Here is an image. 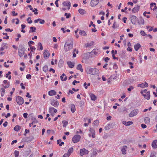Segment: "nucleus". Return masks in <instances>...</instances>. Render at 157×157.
<instances>
[{
	"label": "nucleus",
	"instance_id": "nucleus-1",
	"mask_svg": "<svg viewBox=\"0 0 157 157\" xmlns=\"http://www.w3.org/2000/svg\"><path fill=\"white\" fill-rule=\"evenodd\" d=\"M73 41L72 38L68 39L65 42L64 46V49L65 51L67 52L70 51L73 48Z\"/></svg>",
	"mask_w": 157,
	"mask_h": 157
},
{
	"label": "nucleus",
	"instance_id": "nucleus-2",
	"mask_svg": "<svg viewBox=\"0 0 157 157\" xmlns=\"http://www.w3.org/2000/svg\"><path fill=\"white\" fill-rule=\"evenodd\" d=\"M86 71L88 74L93 75H97L99 72L98 69L95 68H92L87 67L86 68Z\"/></svg>",
	"mask_w": 157,
	"mask_h": 157
},
{
	"label": "nucleus",
	"instance_id": "nucleus-3",
	"mask_svg": "<svg viewBox=\"0 0 157 157\" xmlns=\"http://www.w3.org/2000/svg\"><path fill=\"white\" fill-rule=\"evenodd\" d=\"M25 47L22 45H20L18 50V54L20 57H22L24 55L25 51Z\"/></svg>",
	"mask_w": 157,
	"mask_h": 157
},
{
	"label": "nucleus",
	"instance_id": "nucleus-4",
	"mask_svg": "<svg viewBox=\"0 0 157 157\" xmlns=\"http://www.w3.org/2000/svg\"><path fill=\"white\" fill-rule=\"evenodd\" d=\"M16 101L17 102L18 104L21 105L24 103V99L21 97L17 96L16 97Z\"/></svg>",
	"mask_w": 157,
	"mask_h": 157
},
{
	"label": "nucleus",
	"instance_id": "nucleus-5",
	"mask_svg": "<svg viewBox=\"0 0 157 157\" xmlns=\"http://www.w3.org/2000/svg\"><path fill=\"white\" fill-rule=\"evenodd\" d=\"M81 139V136L78 135H75L72 138V140L74 143H76L79 141Z\"/></svg>",
	"mask_w": 157,
	"mask_h": 157
},
{
	"label": "nucleus",
	"instance_id": "nucleus-6",
	"mask_svg": "<svg viewBox=\"0 0 157 157\" xmlns=\"http://www.w3.org/2000/svg\"><path fill=\"white\" fill-rule=\"evenodd\" d=\"M139 110L137 109H135L132 111L129 115L130 117H132L136 116L138 113Z\"/></svg>",
	"mask_w": 157,
	"mask_h": 157
},
{
	"label": "nucleus",
	"instance_id": "nucleus-7",
	"mask_svg": "<svg viewBox=\"0 0 157 157\" xmlns=\"http://www.w3.org/2000/svg\"><path fill=\"white\" fill-rule=\"evenodd\" d=\"M88 153V151L85 148L80 149V155L81 156H82L84 155L87 154Z\"/></svg>",
	"mask_w": 157,
	"mask_h": 157
},
{
	"label": "nucleus",
	"instance_id": "nucleus-8",
	"mask_svg": "<svg viewBox=\"0 0 157 157\" xmlns=\"http://www.w3.org/2000/svg\"><path fill=\"white\" fill-rule=\"evenodd\" d=\"M130 18L132 23L134 25L136 24L138 19L137 18L136 16L132 15L131 17Z\"/></svg>",
	"mask_w": 157,
	"mask_h": 157
},
{
	"label": "nucleus",
	"instance_id": "nucleus-9",
	"mask_svg": "<svg viewBox=\"0 0 157 157\" xmlns=\"http://www.w3.org/2000/svg\"><path fill=\"white\" fill-rule=\"evenodd\" d=\"M99 2V0H91L90 2V5L92 7L95 6L97 5Z\"/></svg>",
	"mask_w": 157,
	"mask_h": 157
},
{
	"label": "nucleus",
	"instance_id": "nucleus-10",
	"mask_svg": "<svg viewBox=\"0 0 157 157\" xmlns=\"http://www.w3.org/2000/svg\"><path fill=\"white\" fill-rule=\"evenodd\" d=\"M51 104L55 107H57L59 105V103L58 101L53 100L51 101Z\"/></svg>",
	"mask_w": 157,
	"mask_h": 157
},
{
	"label": "nucleus",
	"instance_id": "nucleus-11",
	"mask_svg": "<svg viewBox=\"0 0 157 157\" xmlns=\"http://www.w3.org/2000/svg\"><path fill=\"white\" fill-rule=\"evenodd\" d=\"M63 6H67L68 7V9L69 10L70 9L71 4L69 1H64L63 3Z\"/></svg>",
	"mask_w": 157,
	"mask_h": 157
},
{
	"label": "nucleus",
	"instance_id": "nucleus-12",
	"mask_svg": "<svg viewBox=\"0 0 157 157\" xmlns=\"http://www.w3.org/2000/svg\"><path fill=\"white\" fill-rule=\"evenodd\" d=\"M143 95L144 96V98L147 99V100H149L150 98V93L149 91L147 92L146 94H143Z\"/></svg>",
	"mask_w": 157,
	"mask_h": 157
},
{
	"label": "nucleus",
	"instance_id": "nucleus-13",
	"mask_svg": "<svg viewBox=\"0 0 157 157\" xmlns=\"http://www.w3.org/2000/svg\"><path fill=\"white\" fill-rule=\"evenodd\" d=\"M56 92L54 90H51L48 92V94L50 96H52L56 95Z\"/></svg>",
	"mask_w": 157,
	"mask_h": 157
},
{
	"label": "nucleus",
	"instance_id": "nucleus-14",
	"mask_svg": "<svg viewBox=\"0 0 157 157\" xmlns=\"http://www.w3.org/2000/svg\"><path fill=\"white\" fill-rule=\"evenodd\" d=\"M157 140H155L152 142L151 146L153 148H157Z\"/></svg>",
	"mask_w": 157,
	"mask_h": 157
},
{
	"label": "nucleus",
	"instance_id": "nucleus-15",
	"mask_svg": "<svg viewBox=\"0 0 157 157\" xmlns=\"http://www.w3.org/2000/svg\"><path fill=\"white\" fill-rule=\"evenodd\" d=\"M133 123V122L131 121H129L128 122L126 121H123L122 122V124L126 126H129L132 124Z\"/></svg>",
	"mask_w": 157,
	"mask_h": 157
},
{
	"label": "nucleus",
	"instance_id": "nucleus-16",
	"mask_svg": "<svg viewBox=\"0 0 157 157\" xmlns=\"http://www.w3.org/2000/svg\"><path fill=\"white\" fill-rule=\"evenodd\" d=\"M148 86V85L147 83L145 82L144 83L139 84L138 85V86H140L141 88H144V87H147Z\"/></svg>",
	"mask_w": 157,
	"mask_h": 157
},
{
	"label": "nucleus",
	"instance_id": "nucleus-17",
	"mask_svg": "<svg viewBox=\"0 0 157 157\" xmlns=\"http://www.w3.org/2000/svg\"><path fill=\"white\" fill-rule=\"evenodd\" d=\"M140 6L139 5H137V6L134 7L132 10V11L134 13L137 12L140 9Z\"/></svg>",
	"mask_w": 157,
	"mask_h": 157
},
{
	"label": "nucleus",
	"instance_id": "nucleus-18",
	"mask_svg": "<svg viewBox=\"0 0 157 157\" xmlns=\"http://www.w3.org/2000/svg\"><path fill=\"white\" fill-rule=\"evenodd\" d=\"M141 47V46L139 43H137L134 45V48L136 51H137Z\"/></svg>",
	"mask_w": 157,
	"mask_h": 157
},
{
	"label": "nucleus",
	"instance_id": "nucleus-19",
	"mask_svg": "<svg viewBox=\"0 0 157 157\" xmlns=\"http://www.w3.org/2000/svg\"><path fill=\"white\" fill-rule=\"evenodd\" d=\"M44 57H48L49 56V53L47 50H44Z\"/></svg>",
	"mask_w": 157,
	"mask_h": 157
},
{
	"label": "nucleus",
	"instance_id": "nucleus-20",
	"mask_svg": "<svg viewBox=\"0 0 157 157\" xmlns=\"http://www.w3.org/2000/svg\"><path fill=\"white\" fill-rule=\"evenodd\" d=\"M89 94L91 100L93 101H95L97 97L94 94L92 93H90Z\"/></svg>",
	"mask_w": 157,
	"mask_h": 157
},
{
	"label": "nucleus",
	"instance_id": "nucleus-21",
	"mask_svg": "<svg viewBox=\"0 0 157 157\" xmlns=\"http://www.w3.org/2000/svg\"><path fill=\"white\" fill-rule=\"evenodd\" d=\"M32 120H33V121L31 123L29 124V126L30 127H31L32 125L34 124H36L37 123H38V121L37 120H36V119L35 118H32Z\"/></svg>",
	"mask_w": 157,
	"mask_h": 157
},
{
	"label": "nucleus",
	"instance_id": "nucleus-22",
	"mask_svg": "<svg viewBox=\"0 0 157 157\" xmlns=\"http://www.w3.org/2000/svg\"><path fill=\"white\" fill-rule=\"evenodd\" d=\"M79 34L80 35L83 36H86L87 35V34L85 31L81 30H80Z\"/></svg>",
	"mask_w": 157,
	"mask_h": 157
},
{
	"label": "nucleus",
	"instance_id": "nucleus-23",
	"mask_svg": "<svg viewBox=\"0 0 157 157\" xmlns=\"http://www.w3.org/2000/svg\"><path fill=\"white\" fill-rule=\"evenodd\" d=\"M63 60L62 59H60L59 62L58 66L60 68L61 67L63 66Z\"/></svg>",
	"mask_w": 157,
	"mask_h": 157
},
{
	"label": "nucleus",
	"instance_id": "nucleus-24",
	"mask_svg": "<svg viewBox=\"0 0 157 157\" xmlns=\"http://www.w3.org/2000/svg\"><path fill=\"white\" fill-rule=\"evenodd\" d=\"M67 64L69 67L71 68H73L75 66L74 63L71 61H68L67 62Z\"/></svg>",
	"mask_w": 157,
	"mask_h": 157
},
{
	"label": "nucleus",
	"instance_id": "nucleus-25",
	"mask_svg": "<svg viewBox=\"0 0 157 157\" xmlns=\"http://www.w3.org/2000/svg\"><path fill=\"white\" fill-rule=\"evenodd\" d=\"M127 148V147L126 146H124L121 149V151L123 154H126V149Z\"/></svg>",
	"mask_w": 157,
	"mask_h": 157
},
{
	"label": "nucleus",
	"instance_id": "nucleus-26",
	"mask_svg": "<svg viewBox=\"0 0 157 157\" xmlns=\"http://www.w3.org/2000/svg\"><path fill=\"white\" fill-rule=\"evenodd\" d=\"M76 68L77 70H79L81 72L83 71V69H82V66L81 64H78L77 67Z\"/></svg>",
	"mask_w": 157,
	"mask_h": 157
},
{
	"label": "nucleus",
	"instance_id": "nucleus-27",
	"mask_svg": "<svg viewBox=\"0 0 157 157\" xmlns=\"http://www.w3.org/2000/svg\"><path fill=\"white\" fill-rule=\"evenodd\" d=\"M5 89V88H4L2 87L1 89V90H0V92L1 93V96L2 97H3L5 94V92L6 91V90Z\"/></svg>",
	"mask_w": 157,
	"mask_h": 157
},
{
	"label": "nucleus",
	"instance_id": "nucleus-28",
	"mask_svg": "<svg viewBox=\"0 0 157 157\" xmlns=\"http://www.w3.org/2000/svg\"><path fill=\"white\" fill-rule=\"evenodd\" d=\"M94 42L93 41H91L90 43H87L86 44V47H90L92 46H93L94 45Z\"/></svg>",
	"mask_w": 157,
	"mask_h": 157
},
{
	"label": "nucleus",
	"instance_id": "nucleus-29",
	"mask_svg": "<svg viewBox=\"0 0 157 157\" xmlns=\"http://www.w3.org/2000/svg\"><path fill=\"white\" fill-rule=\"evenodd\" d=\"M76 110L75 105L74 104L71 105V111L72 113H74Z\"/></svg>",
	"mask_w": 157,
	"mask_h": 157
},
{
	"label": "nucleus",
	"instance_id": "nucleus-30",
	"mask_svg": "<svg viewBox=\"0 0 157 157\" xmlns=\"http://www.w3.org/2000/svg\"><path fill=\"white\" fill-rule=\"evenodd\" d=\"M30 29L31 30L29 31V33L35 32L36 29V27H31Z\"/></svg>",
	"mask_w": 157,
	"mask_h": 157
},
{
	"label": "nucleus",
	"instance_id": "nucleus-31",
	"mask_svg": "<svg viewBox=\"0 0 157 157\" xmlns=\"http://www.w3.org/2000/svg\"><path fill=\"white\" fill-rule=\"evenodd\" d=\"M78 11L81 14H84L86 13V11L82 9H79Z\"/></svg>",
	"mask_w": 157,
	"mask_h": 157
},
{
	"label": "nucleus",
	"instance_id": "nucleus-32",
	"mask_svg": "<svg viewBox=\"0 0 157 157\" xmlns=\"http://www.w3.org/2000/svg\"><path fill=\"white\" fill-rule=\"evenodd\" d=\"M75 52H76V54H78V50H76L75 48L74 49L73 52V57L74 58H75L76 56V54L75 53Z\"/></svg>",
	"mask_w": 157,
	"mask_h": 157
},
{
	"label": "nucleus",
	"instance_id": "nucleus-33",
	"mask_svg": "<svg viewBox=\"0 0 157 157\" xmlns=\"http://www.w3.org/2000/svg\"><path fill=\"white\" fill-rule=\"evenodd\" d=\"M73 151V148L72 147L70 148L68 150L67 154L70 155Z\"/></svg>",
	"mask_w": 157,
	"mask_h": 157
},
{
	"label": "nucleus",
	"instance_id": "nucleus-34",
	"mask_svg": "<svg viewBox=\"0 0 157 157\" xmlns=\"http://www.w3.org/2000/svg\"><path fill=\"white\" fill-rule=\"evenodd\" d=\"M21 129L20 126L19 125H16L14 128V130L16 131H18Z\"/></svg>",
	"mask_w": 157,
	"mask_h": 157
},
{
	"label": "nucleus",
	"instance_id": "nucleus-35",
	"mask_svg": "<svg viewBox=\"0 0 157 157\" xmlns=\"http://www.w3.org/2000/svg\"><path fill=\"white\" fill-rule=\"evenodd\" d=\"M43 71L45 72H47L48 71V66L47 65L44 66L43 67Z\"/></svg>",
	"mask_w": 157,
	"mask_h": 157
},
{
	"label": "nucleus",
	"instance_id": "nucleus-36",
	"mask_svg": "<svg viewBox=\"0 0 157 157\" xmlns=\"http://www.w3.org/2000/svg\"><path fill=\"white\" fill-rule=\"evenodd\" d=\"M112 124H109L105 126V129L106 130H109L110 129V128L111 127V126Z\"/></svg>",
	"mask_w": 157,
	"mask_h": 157
},
{
	"label": "nucleus",
	"instance_id": "nucleus-37",
	"mask_svg": "<svg viewBox=\"0 0 157 157\" xmlns=\"http://www.w3.org/2000/svg\"><path fill=\"white\" fill-rule=\"evenodd\" d=\"M10 84L9 83H8L7 84H2V86L3 87V88H8L10 86Z\"/></svg>",
	"mask_w": 157,
	"mask_h": 157
},
{
	"label": "nucleus",
	"instance_id": "nucleus-38",
	"mask_svg": "<svg viewBox=\"0 0 157 157\" xmlns=\"http://www.w3.org/2000/svg\"><path fill=\"white\" fill-rule=\"evenodd\" d=\"M99 121L98 120H96L94 121V125L96 127H97L98 125Z\"/></svg>",
	"mask_w": 157,
	"mask_h": 157
},
{
	"label": "nucleus",
	"instance_id": "nucleus-39",
	"mask_svg": "<svg viewBox=\"0 0 157 157\" xmlns=\"http://www.w3.org/2000/svg\"><path fill=\"white\" fill-rule=\"evenodd\" d=\"M68 122L66 121H62V123L63 124V127L64 128L66 127L68 124Z\"/></svg>",
	"mask_w": 157,
	"mask_h": 157
},
{
	"label": "nucleus",
	"instance_id": "nucleus-40",
	"mask_svg": "<svg viewBox=\"0 0 157 157\" xmlns=\"http://www.w3.org/2000/svg\"><path fill=\"white\" fill-rule=\"evenodd\" d=\"M7 44L6 43H3L2 44V46L4 48L7 49L8 48Z\"/></svg>",
	"mask_w": 157,
	"mask_h": 157
},
{
	"label": "nucleus",
	"instance_id": "nucleus-41",
	"mask_svg": "<svg viewBox=\"0 0 157 157\" xmlns=\"http://www.w3.org/2000/svg\"><path fill=\"white\" fill-rule=\"evenodd\" d=\"M40 48V49L41 50H42L43 49V47L41 43L40 42H39L38 44V48Z\"/></svg>",
	"mask_w": 157,
	"mask_h": 157
},
{
	"label": "nucleus",
	"instance_id": "nucleus-42",
	"mask_svg": "<svg viewBox=\"0 0 157 157\" xmlns=\"http://www.w3.org/2000/svg\"><path fill=\"white\" fill-rule=\"evenodd\" d=\"M144 121L146 123H150V118L149 117H145L144 119Z\"/></svg>",
	"mask_w": 157,
	"mask_h": 157
},
{
	"label": "nucleus",
	"instance_id": "nucleus-43",
	"mask_svg": "<svg viewBox=\"0 0 157 157\" xmlns=\"http://www.w3.org/2000/svg\"><path fill=\"white\" fill-rule=\"evenodd\" d=\"M14 155L15 157H18L19 155V151L15 150L14 152Z\"/></svg>",
	"mask_w": 157,
	"mask_h": 157
},
{
	"label": "nucleus",
	"instance_id": "nucleus-44",
	"mask_svg": "<svg viewBox=\"0 0 157 157\" xmlns=\"http://www.w3.org/2000/svg\"><path fill=\"white\" fill-rule=\"evenodd\" d=\"M64 15L65 16L66 18H69L71 17V15L70 13H65Z\"/></svg>",
	"mask_w": 157,
	"mask_h": 157
},
{
	"label": "nucleus",
	"instance_id": "nucleus-45",
	"mask_svg": "<svg viewBox=\"0 0 157 157\" xmlns=\"http://www.w3.org/2000/svg\"><path fill=\"white\" fill-rule=\"evenodd\" d=\"M134 87L132 86H130L127 89V90L128 91H131L132 90L134 89Z\"/></svg>",
	"mask_w": 157,
	"mask_h": 157
},
{
	"label": "nucleus",
	"instance_id": "nucleus-46",
	"mask_svg": "<svg viewBox=\"0 0 157 157\" xmlns=\"http://www.w3.org/2000/svg\"><path fill=\"white\" fill-rule=\"evenodd\" d=\"M27 138L28 139V141L31 142L34 139V137L31 136L28 137Z\"/></svg>",
	"mask_w": 157,
	"mask_h": 157
},
{
	"label": "nucleus",
	"instance_id": "nucleus-47",
	"mask_svg": "<svg viewBox=\"0 0 157 157\" xmlns=\"http://www.w3.org/2000/svg\"><path fill=\"white\" fill-rule=\"evenodd\" d=\"M141 34L144 36H147V34H146L144 31L141 30L140 32Z\"/></svg>",
	"mask_w": 157,
	"mask_h": 157
},
{
	"label": "nucleus",
	"instance_id": "nucleus-48",
	"mask_svg": "<svg viewBox=\"0 0 157 157\" xmlns=\"http://www.w3.org/2000/svg\"><path fill=\"white\" fill-rule=\"evenodd\" d=\"M32 10L33 12H34V14H35L36 15L38 14V12H37L38 10L36 8H35L34 10H33H33Z\"/></svg>",
	"mask_w": 157,
	"mask_h": 157
},
{
	"label": "nucleus",
	"instance_id": "nucleus-49",
	"mask_svg": "<svg viewBox=\"0 0 157 157\" xmlns=\"http://www.w3.org/2000/svg\"><path fill=\"white\" fill-rule=\"evenodd\" d=\"M34 42L32 40L29 41L28 42L29 46L30 47L31 46V44H34Z\"/></svg>",
	"mask_w": 157,
	"mask_h": 157
},
{
	"label": "nucleus",
	"instance_id": "nucleus-50",
	"mask_svg": "<svg viewBox=\"0 0 157 157\" xmlns=\"http://www.w3.org/2000/svg\"><path fill=\"white\" fill-rule=\"evenodd\" d=\"M30 50L31 52H33L34 51L36 50V48L34 46H31L30 47Z\"/></svg>",
	"mask_w": 157,
	"mask_h": 157
},
{
	"label": "nucleus",
	"instance_id": "nucleus-51",
	"mask_svg": "<svg viewBox=\"0 0 157 157\" xmlns=\"http://www.w3.org/2000/svg\"><path fill=\"white\" fill-rule=\"evenodd\" d=\"M31 75L30 74H27L26 75V78L28 79H30L31 78Z\"/></svg>",
	"mask_w": 157,
	"mask_h": 157
},
{
	"label": "nucleus",
	"instance_id": "nucleus-52",
	"mask_svg": "<svg viewBox=\"0 0 157 157\" xmlns=\"http://www.w3.org/2000/svg\"><path fill=\"white\" fill-rule=\"evenodd\" d=\"M89 131L91 132V134L95 133V131L94 130L93 128H90Z\"/></svg>",
	"mask_w": 157,
	"mask_h": 157
},
{
	"label": "nucleus",
	"instance_id": "nucleus-53",
	"mask_svg": "<svg viewBox=\"0 0 157 157\" xmlns=\"http://www.w3.org/2000/svg\"><path fill=\"white\" fill-rule=\"evenodd\" d=\"M116 22H114L113 25V29H115L118 27V26L115 24Z\"/></svg>",
	"mask_w": 157,
	"mask_h": 157
},
{
	"label": "nucleus",
	"instance_id": "nucleus-54",
	"mask_svg": "<svg viewBox=\"0 0 157 157\" xmlns=\"http://www.w3.org/2000/svg\"><path fill=\"white\" fill-rule=\"evenodd\" d=\"M54 108L53 107H51L49 109V112L50 113H52V111L54 110Z\"/></svg>",
	"mask_w": 157,
	"mask_h": 157
},
{
	"label": "nucleus",
	"instance_id": "nucleus-55",
	"mask_svg": "<svg viewBox=\"0 0 157 157\" xmlns=\"http://www.w3.org/2000/svg\"><path fill=\"white\" fill-rule=\"evenodd\" d=\"M26 97H28L29 98H31L32 97L30 95L29 93V92L27 93Z\"/></svg>",
	"mask_w": 157,
	"mask_h": 157
},
{
	"label": "nucleus",
	"instance_id": "nucleus-56",
	"mask_svg": "<svg viewBox=\"0 0 157 157\" xmlns=\"http://www.w3.org/2000/svg\"><path fill=\"white\" fill-rule=\"evenodd\" d=\"M156 3L154 2V3H151L150 4V6H151V9L152 10V8H151V7H153L154 6H156Z\"/></svg>",
	"mask_w": 157,
	"mask_h": 157
},
{
	"label": "nucleus",
	"instance_id": "nucleus-57",
	"mask_svg": "<svg viewBox=\"0 0 157 157\" xmlns=\"http://www.w3.org/2000/svg\"><path fill=\"white\" fill-rule=\"evenodd\" d=\"M41 20V19L40 18H38L37 19L35 20H34V22L35 23H37L38 21H40Z\"/></svg>",
	"mask_w": 157,
	"mask_h": 157
},
{
	"label": "nucleus",
	"instance_id": "nucleus-58",
	"mask_svg": "<svg viewBox=\"0 0 157 157\" xmlns=\"http://www.w3.org/2000/svg\"><path fill=\"white\" fill-rule=\"evenodd\" d=\"M118 68L117 65L116 64V63H115L113 66V68L114 69H117Z\"/></svg>",
	"mask_w": 157,
	"mask_h": 157
},
{
	"label": "nucleus",
	"instance_id": "nucleus-59",
	"mask_svg": "<svg viewBox=\"0 0 157 157\" xmlns=\"http://www.w3.org/2000/svg\"><path fill=\"white\" fill-rule=\"evenodd\" d=\"M28 113H24L23 114V116L25 118H26L27 117Z\"/></svg>",
	"mask_w": 157,
	"mask_h": 157
},
{
	"label": "nucleus",
	"instance_id": "nucleus-60",
	"mask_svg": "<svg viewBox=\"0 0 157 157\" xmlns=\"http://www.w3.org/2000/svg\"><path fill=\"white\" fill-rule=\"evenodd\" d=\"M109 60V58L108 57H106L105 58L104 60L105 62L107 63Z\"/></svg>",
	"mask_w": 157,
	"mask_h": 157
},
{
	"label": "nucleus",
	"instance_id": "nucleus-61",
	"mask_svg": "<svg viewBox=\"0 0 157 157\" xmlns=\"http://www.w3.org/2000/svg\"><path fill=\"white\" fill-rule=\"evenodd\" d=\"M5 30L6 32L10 31V32H11L13 31V29H10L9 28L6 29Z\"/></svg>",
	"mask_w": 157,
	"mask_h": 157
},
{
	"label": "nucleus",
	"instance_id": "nucleus-62",
	"mask_svg": "<svg viewBox=\"0 0 157 157\" xmlns=\"http://www.w3.org/2000/svg\"><path fill=\"white\" fill-rule=\"evenodd\" d=\"M12 13L13 14V15L14 16H16L18 14V13H15L14 11H13L12 12Z\"/></svg>",
	"mask_w": 157,
	"mask_h": 157
},
{
	"label": "nucleus",
	"instance_id": "nucleus-63",
	"mask_svg": "<svg viewBox=\"0 0 157 157\" xmlns=\"http://www.w3.org/2000/svg\"><path fill=\"white\" fill-rule=\"evenodd\" d=\"M20 85L21 86V88L23 89H25V87L24 86V84L23 83H21Z\"/></svg>",
	"mask_w": 157,
	"mask_h": 157
},
{
	"label": "nucleus",
	"instance_id": "nucleus-64",
	"mask_svg": "<svg viewBox=\"0 0 157 157\" xmlns=\"http://www.w3.org/2000/svg\"><path fill=\"white\" fill-rule=\"evenodd\" d=\"M8 122L5 121L3 124V126L4 127H6L7 125Z\"/></svg>",
	"mask_w": 157,
	"mask_h": 157
}]
</instances>
